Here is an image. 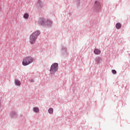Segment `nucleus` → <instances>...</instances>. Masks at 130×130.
Returning a JSON list of instances; mask_svg holds the SVG:
<instances>
[{
	"mask_svg": "<svg viewBox=\"0 0 130 130\" xmlns=\"http://www.w3.org/2000/svg\"><path fill=\"white\" fill-rule=\"evenodd\" d=\"M30 81L31 83H33V82H34V80H31Z\"/></svg>",
	"mask_w": 130,
	"mask_h": 130,
	"instance_id": "15",
	"label": "nucleus"
},
{
	"mask_svg": "<svg viewBox=\"0 0 130 130\" xmlns=\"http://www.w3.org/2000/svg\"><path fill=\"white\" fill-rule=\"evenodd\" d=\"M112 74H114V75H115V74H116V71L113 70H112Z\"/></svg>",
	"mask_w": 130,
	"mask_h": 130,
	"instance_id": "12",
	"label": "nucleus"
},
{
	"mask_svg": "<svg viewBox=\"0 0 130 130\" xmlns=\"http://www.w3.org/2000/svg\"><path fill=\"white\" fill-rule=\"evenodd\" d=\"M38 23L39 25H44L45 24V20L44 18H40L38 21Z\"/></svg>",
	"mask_w": 130,
	"mask_h": 130,
	"instance_id": "4",
	"label": "nucleus"
},
{
	"mask_svg": "<svg viewBox=\"0 0 130 130\" xmlns=\"http://www.w3.org/2000/svg\"><path fill=\"white\" fill-rule=\"evenodd\" d=\"M94 53L95 54H100V53H101V51L98 49H95L94 50Z\"/></svg>",
	"mask_w": 130,
	"mask_h": 130,
	"instance_id": "5",
	"label": "nucleus"
},
{
	"mask_svg": "<svg viewBox=\"0 0 130 130\" xmlns=\"http://www.w3.org/2000/svg\"><path fill=\"white\" fill-rule=\"evenodd\" d=\"M95 5H97V3H95Z\"/></svg>",
	"mask_w": 130,
	"mask_h": 130,
	"instance_id": "16",
	"label": "nucleus"
},
{
	"mask_svg": "<svg viewBox=\"0 0 130 130\" xmlns=\"http://www.w3.org/2000/svg\"><path fill=\"white\" fill-rule=\"evenodd\" d=\"M40 34V31H36L33 32L30 36L29 38V42L31 44H34L35 43L36 40L37 39V37L39 36Z\"/></svg>",
	"mask_w": 130,
	"mask_h": 130,
	"instance_id": "1",
	"label": "nucleus"
},
{
	"mask_svg": "<svg viewBox=\"0 0 130 130\" xmlns=\"http://www.w3.org/2000/svg\"><path fill=\"white\" fill-rule=\"evenodd\" d=\"M58 70V63H54L51 67L50 72L51 74H54Z\"/></svg>",
	"mask_w": 130,
	"mask_h": 130,
	"instance_id": "3",
	"label": "nucleus"
},
{
	"mask_svg": "<svg viewBox=\"0 0 130 130\" xmlns=\"http://www.w3.org/2000/svg\"><path fill=\"white\" fill-rule=\"evenodd\" d=\"M34 112H39V109L37 107H36L34 109Z\"/></svg>",
	"mask_w": 130,
	"mask_h": 130,
	"instance_id": "11",
	"label": "nucleus"
},
{
	"mask_svg": "<svg viewBox=\"0 0 130 130\" xmlns=\"http://www.w3.org/2000/svg\"><path fill=\"white\" fill-rule=\"evenodd\" d=\"M33 60V58L31 56L24 57L23 59L22 64L24 66H28V64H30V63H32Z\"/></svg>",
	"mask_w": 130,
	"mask_h": 130,
	"instance_id": "2",
	"label": "nucleus"
},
{
	"mask_svg": "<svg viewBox=\"0 0 130 130\" xmlns=\"http://www.w3.org/2000/svg\"><path fill=\"white\" fill-rule=\"evenodd\" d=\"M3 10V8H2V6L0 5V12H1Z\"/></svg>",
	"mask_w": 130,
	"mask_h": 130,
	"instance_id": "14",
	"label": "nucleus"
},
{
	"mask_svg": "<svg viewBox=\"0 0 130 130\" xmlns=\"http://www.w3.org/2000/svg\"><path fill=\"white\" fill-rule=\"evenodd\" d=\"M23 18H24V19H28V18H29V14H28V13H25L23 15Z\"/></svg>",
	"mask_w": 130,
	"mask_h": 130,
	"instance_id": "8",
	"label": "nucleus"
},
{
	"mask_svg": "<svg viewBox=\"0 0 130 130\" xmlns=\"http://www.w3.org/2000/svg\"><path fill=\"white\" fill-rule=\"evenodd\" d=\"M48 23L49 24H48V25H51V24H52V22L51 21H48Z\"/></svg>",
	"mask_w": 130,
	"mask_h": 130,
	"instance_id": "13",
	"label": "nucleus"
},
{
	"mask_svg": "<svg viewBox=\"0 0 130 130\" xmlns=\"http://www.w3.org/2000/svg\"><path fill=\"white\" fill-rule=\"evenodd\" d=\"M121 27V24L119 23H117L116 24V28L117 29H120V28Z\"/></svg>",
	"mask_w": 130,
	"mask_h": 130,
	"instance_id": "6",
	"label": "nucleus"
},
{
	"mask_svg": "<svg viewBox=\"0 0 130 130\" xmlns=\"http://www.w3.org/2000/svg\"><path fill=\"white\" fill-rule=\"evenodd\" d=\"M101 60V58L100 57H97L96 58V62H97V63H99V62H100Z\"/></svg>",
	"mask_w": 130,
	"mask_h": 130,
	"instance_id": "10",
	"label": "nucleus"
},
{
	"mask_svg": "<svg viewBox=\"0 0 130 130\" xmlns=\"http://www.w3.org/2000/svg\"><path fill=\"white\" fill-rule=\"evenodd\" d=\"M48 112L50 114H52L53 112V109L52 108H50L48 110Z\"/></svg>",
	"mask_w": 130,
	"mask_h": 130,
	"instance_id": "9",
	"label": "nucleus"
},
{
	"mask_svg": "<svg viewBox=\"0 0 130 130\" xmlns=\"http://www.w3.org/2000/svg\"><path fill=\"white\" fill-rule=\"evenodd\" d=\"M15 84L17 86H20V85H21V82L18 80H15Z\"/></svg>",
	"mask_w": 130,
	"mask_h": 130,
	"instance_id": "7",
	"label": "nucleus"
}]
</instances>
